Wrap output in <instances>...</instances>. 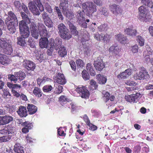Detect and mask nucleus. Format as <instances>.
Wrapping results in <instances>:
<instances>
[{
  "mask_svg": "<svg viewBox=\"0 0 153 153\" xmlns=\"http://www.w3.org/2000/svg\"><path fill=\"white\" fill-rule=\"evenodd\" d=\"M139 12V18L142 21L149 22L152 16L149 10L143 5L140 7L138 9Z\"/></svg>",
  "mask_w": 153,
  "mask_h": 153,
  "instance_id": "f257e3e1",
  "label": "nucleus"
},
{
  "mask_svg": "<svg viewBox=\"0 0 153 153\" xmlns=\"http://www.w3.org/2000/svg\"><path fill=\"white\" fill-rule=\"evenodd\" d=\"M83 9L85 11L87 15L91 16L97 11V6L92 1H87L82 4Z\"/></svg>",
  "mask_w": 153,
  "mask_h": 153,
  "instance_id": "f03ea898",
  "label": "nucleus"
},
{
  "mask_svg": "<svg viewBox=\"0 0 153 153\" xmlns=\"http://www.w3.org/2000/svg\"><path fill=\"white\" fill-rule=\"evenodd\" d=\"M0 46L6 54L10 55L13 52L11 45L8 44L3 38H0Z\"/></svg>",
  "mask_w": 153,
  "mask_h": 153,
  "instance_id": "7ed1b4c3",
  "label": "nucleus"
},
{
  "mask_svg": "<svg viewBox=\"0 0 153 153\" xmlns=\"http://www.w3.org/2000/svg\"><path fill=\"white\" fill-rule=\"evenodd\" d=\"M76 91L79 94L82 98H87L89 96V92L85 86L78 87L76 89Z\"/></svg>",
  "mask_w": 153,
  "mask_h": 153,
  "instance_id": "20e7f679",
  "label": "nucleus"
},
{
  "mask_svg": "<svg viewBox=\"0 0 153 153\" xmlns=\"http://www.w3.org/2000/svg\"><path fill=\"white\" fill-rule=\"evenodd\" d=\"M29 23L30 24V30L31 35L35 39H38L39 36V34L36 25L34 22H30Z\"/></svg>",
  "mask_w": 153,
  "mask_h": 153,
  "instance_id": "39448f33",
  "label": "nucleus"
},
{
  "mask_svg": "<svg viewBox=\"0 0 153 153\" xmlns=\"http://www.w3.org/2000/svg\"><path fill=\"white\" fill-rule=\"evenodd\" d=\"M5 23L7 25V29L9 31V33L12 34L15 33L16 30V26H18V21L5 22Z\"/></svg>",
  "mask_w": 153,
  "mask_h": 153,
  "instance_id": "423d86ee",
  "label": "nucleus"
},
{
  "mask_svg": "<svg viewBox=\"0 0 153 153\" xmlns=\"http://www.w3.org/2000/svg\"><path fill=\"white\" fill-rule=\"evenodd\" d=\"M23 65L28 71H33L36 68L35 64L33 62L27 59L24 60Z\"/></svg>",
  "mask_w": 153,
  "mask_h": 153,
  "instance_id": "0eeeda50",
  "label": "nucleus"
},
{
  "mask_svg": "<svg viewBox=\"0 0 153 153\" xmlns=\"http://www.w3.org/2000/svg\"><path fill=\"white\" fill-rule=\"evenodd\" d=\"M110 9L113 14L117 16L121 14L122 10L120 6L116 4H114L110 6Z\"/></svg>",
  "mask_w": 153,
  "mask_h": 153,
  "instance_id": "6e6552de",
  "label": "nucleus"
},
{
  "mask_svg": "<svg viewBox=\"0 0 153 153\" xmlns=\"http://www.w3.org/2000/svg\"><path fill=\"white\" fill-rule=\"evenodd\" d=\"M22 126L24 127L22 129V132L24 133H27L29 132V130L31 129L33 127L32 123L28 121H26L22 123Z\"/></svg>",
  "mask_w": 153,
  "mask_h": 153,
  "instance_id": "1a4fd4ad",
  "label": "nucleus"
},
{
  "mask_svg": "<svg viewBox=\"0 0 153 153\" xmlns=\"http://www.w3.org/2000/svg\"><path fill=\"white\" fill-rule=\"evenodd\" d=\"M140 95L139 93H136L135 94H133L131 95H126L125 98L126 101L130 103H134Z\"/></svg>",
  "mask_w": 153,
  "mask_h": 153,
  "instance_id": "9d476101",
  "label": "nucleus"
},
{
  "mask_svg": "<svg viewBox=\"0 0 153 153\" xmlns=\"http://www.w3.org/2000/svg\"><path fill=\"white\" fill-rule=\"evenodd\" d=\"M94 66L96 70L101 71L105 67V65L101 59H98L94 63Z\"/></svg>",
  "mask_w": 153,
  "mask_h": 153,
  "instance_id": "9b49d317",
  "label": "nucleus"
},
{
  "mask_svg": "<svg viewBox=\"0 0 153 153\" xmlns=\"http://www.w3.org/2000/svg\"><path fill=\"white\" fill-rule=\"evenodd\" d=\"M28 7L29 10L34 15H39L40 14L39 10L33 2H31L30 3H29Z\"/></svg>",
  "mask_w": 153,
  "mask_h": 153,
  "instance_id": "f8f14e48",
  "label": "nucleus"
},
{
  "mask_svg": "<svg viewBox=\"0 0 153 153\" xmlns=\"http://www.w3.org/2000/svg\"><path fill=\"white\" fill-rule=\"evenodd\" d=\"M17 112L18 114L21 117H25L28 115L26 107L21 105L19 107V109Z\"/></svg>",
  "mask_w": 153,
  "mask_h": 153,
  "instance_id": "ddd939ff",
  "label": "nucleus"
},
{
  "mask_svg": "<svg viewBox=\"0 0 153 153\" xmlns=\"http://www.w3.org/2000/svg\"><path fill=\"white\" fill-rule=\"evenodd\" d=\"M131 74L130 69H127L125 70L123 72L118 75L117 77L120 79H124L128 77Z\"/></svg>",
  "mask_w": 153,
  "mask_h": 153,
  "instance_id": "4468645a",
  "label": "nucleus"
},
{
  "mask_svg": "<svg viewBox=\"0 0 153 153\" xmlns=\"http://www.w3.org/2000/svg\"><path fill=\"white\" fill-rule=\"evenodd\" d=\"M102 97L104 101L106 102L109 100L111 101H113L115 99V97L113 95H111L110 96V93L105 91H103L102 92Z\"/></svg>",
  "mask_w": 153,
  "mask_h": 153,
  "instance_id": "2eb2a0df",
  "label": "nucleus"
},
{
  "mask_svg": "<svg viewBox=\"0 0 153 153\" xmlns=\"http://www.w3.org/2000/svg\"><path fill=\"white\" fill-rule=\"evenodd\" d=\"M56 78V82L57 83L62 85H64L66 83V79L63 74L58 73Z\"/></svg>",
  "mask_w": 153,
  "mask_h": 153,
  "instance_id": "dca6fc26",
  "label": "nucleus"
},
{
  "mask_svg": "<svg viewBox=\"0 0 153 153\" xmlns=\"http://www.w3.org/2000/svg\"><path fill=\"white\" fill-rule=\"evenodd\" d=\"M132 26L130 27L126 28L124 30L126 34L130 36H135L137 34V31L136 29H133Z\"/></svg>",
  "mask_w": 153,
  "mask_h": 153,
  "instance_id": "f3484780",
  "label": "nucleus"
},
{
  "mask_svg": "<svg viewBox=\"0 0 153 153\" xmlns=\"http://www.w3.org/2000/svg\"><path fill=\"white\" fill-rule=\"evenodd\" d=\"M39 44L42 48H47L48 44V38L46 37H42L40 39Z\"/></svg>",
  "mask_w": 153,
  "mask_h": 153,
  "instance_id": "a211bd4d",
  "label": "nucleus"
},
{
  "mask_svg": "<svg viewBox=\"0 0 153 153\" xmlns=\"http://www.w3.org/2000/svg\"><path fill=\"white\" fill-rule=\"evenodd\" d=\"M8 16L6 19L5 22H10V21L13 22L18 21L17 17L15 15L12 11H10L8 12Z\"/></svg>",
  "mask_w": 153,
  "mask_h": 153,
  "instance_id": "6ab92c4d",
  "label": "nucleus"
},
{
  "mask_svg": "<svg viewBox=\"0 0 153 153\" xmlns=\"http://www.w3.org/2000/svg\"><path fill=\"white\" fill-rule=\"evenodd\" d=\"M27 108L30 114H35L37 110V107L32 104H28Z\"/></svg>",
  "mask_w": 153,
  "mask_h": 153,
  "instance_id": "aec40b11",
  "label": "nucleus"
},
{
  "mask_svg": "<svg viewBox=\"0 0 153 153\" xmlns=\"http://www.w3.org/2000/svg\"><path fill=\"white\" fill-rule=\"evenodd\" d=\"M116 39L117 40L122 44H125L128 42L126 37L121 34H118L116 36Z\"/></svg>",
  "mask_w": 153,
  "mask_h": 153,
  "instance_id": "412c9836",
  "label": "nucleus"
},
{
  "mask_svg": "<svg viewBox=\"0 0 153 153\" xmlns=\"http://www.w3.org/2000/svg\"><path fill=\"white\" fill-rule=\"evenodd\" d=\"M59 35L62 38L66 40H68L72 37V35L68 29L59 33Z\"/></svg>",
  "mask_w": 153,
  "mask_h": 153,
  "instance_id": "4be33fe9",
  "label": "nucleus"
},
{
  "mask_svg": "<svg viewBox=\"0 0 153 153\" xmlns=\"http://www.w3.org/2000/svg\"><path fill=\"white\" fill-rule=\"evenodd\" d=\"M109 51L112 52L114 55H119L120 49L117 46L112 45L109 48Z\"/></svg>",
  "mask_w": 153,
  "mask_h": 153,
  "instance_id": "5701e85b",
  "label": "nucleus"
},
{
  "mask_svg": "<svg viewBox=\"0 0 153 153\" xmlns=\"http://www.w3.org/2000/svg\"><path fill=\"white\" fill-rule=\"evenodd\" d=\"M20 33L23 38L25 39L28 37L30 35L29 28L19 30Z\"/></svg>",
  "mask_w": 153,
  "mask_h": 153,
  "instance_id": "b1692460",
  "label": "nucleus"
},
{
  "mask_svg": "<svg viewBox=\"0 0 153 153\" xmlns=\"http://www.w3.org/2000/svg\"><path fill=\"white\" fill-rule=\"evenodd\" d=\"M14 75L16 76L17 79L20 81L24 79L26 77L25 73L22 71L14 72Z\"/></svg>",
  "mask_w": 153,
  "mask_h": 153,
  "instance_id": "393cba45",
  "label": "nucleus"
},
{
  "mask_svg": "<svg viewBox=\"0 0 153 153\" xmlns=\"http://www.w3.org/2000/svg\"><path fill=\"white\" fill-rule=\"evenodd\" d=\"M59 101L62 105L64 106L66 102H69L71 100L65 96L61 95L59 98Z\"/></svg>",
  "mask_w": 153,
  "mask_h": 153,
  "instance_id": "a878e982",
  "label": "nucleus"
},
{
  "mask_svg": "<svg viewBox=\"0 0 153 153\" xmlns=\"http://www.w3.org/2000/svg\"><path fill=\"white\" fill-rule=\"evenodd\" d=\"M143 4L151 8L153 14V2L151 0H141Z\"/></svg>",
  "mask_w": 153,
  "mask_h": 153,
  "instance_id": "bb28decb",
  "label": "nucleus"
},
{
  "mask_svg": "<svg viewBox=\"0 0 153 153\" xmlns=\"http://www.w3.org/2000/svg\"><path fill=\"white\" fill-rule=\"evenodd\" d=\"M97 79L98 81V82L101 84H104L107 81V78L105 77L103 75L98 74L96 76Z\"/></svg>",
  "mask_w": 153,
  "mask_h": 153,
  "instance_id": "cd10ccee",
  "label": "nucleus"
},
{
  "mask_svg": "<svg viewBox=\"0 0 153 153\" xmlns=\"http://www.w3.org/2000/svg\"><path fill=\"white\" fill-rule=\"evenodd\" d=\"M10 59L5 55L1 54L0 55V62L2 65L8 64Z\"/></svg>",
  "mask_w": 153,
  "mask_h": 153,
  "instance_id": "c85d7f7f",
  "label": "nucleus"
},
{
  "mask_svg": "<svg viewBox=\"0 0 153 153\" xmlns=\"http://www.w3.org/2000/svg\"><path fill=\"white\" fill-rule=\"evenodd\" d=\"M68 24L72 33L75 36L77 35L78 34V32L76 30V27L71 22H69Z\"/></svg>",
  "mask_w": 153,
  "mask_h": 153,
  "instance_id": "c756f323",
  "label": "nucleus"
},
{
  "mask_svg": "<svg viewBox=\"0 0 153 153\" xmlns=\"http://www.w3.org/2000/svg\"><path fill=\"white\" fill-rule=\"evenodd\" d=\"M33 94L35 96L38 98L42 97L43 93L41 90L39 88L35 87L33 91Z\"/></svg>",
  "mask_w": 153,
  "mask_h": 153,
  "instance_id": "7c9ffc66",
  "label": "nucleus"
},
{
  "mask_svg": "<svg viewBox=\"0 0 153 153\" xmlns=\"http://www.w3.org/2000/svg\"><path fill=\"white\" fill-rule=\"evenodd\" d=\"M62 12L66 17L69 19H72L74 16L73 12L71 10H66Z\"/></svg>",
  "mask_w": 153,
  "mask_h": 153,
  "instance_id": "2f4dec72",
  "label": "nucleus"
},
{
  "mask_svg": "<svg viewBox=\"0 0 153 153\" xmlns=\"http://www.w3.org/2000/svg\"><path fill=\"white\" fill-rule=\"evenodd\" d=\"M23 148L19 144H16L14 146V149L16 153H24Z\"/></svg>",
  "mask_w": 153,
  "mask_h": 153,
  "instance_id": "473e14b6",
  "label": "nucleus"
},
{
  "mask_svg": "<svg viewBox=\"0 0 153 153\" xmlns=\"http://www.w3.org/2000/svg\"><path fill=\"white\" fill-rule=\"evenodd\" d=\"M108 28V26L106 23L101 24L98 27V30L100 32H106Z\"/></svg>",
  "mask_w": 153,
  "mask_h": 153,
  "instance_id": "72a5a7b5",
  "label": "nucleus"
},
{
  "mask_svg": "<svg viewBox=\"0 0 153 153\" xmlns=\"http://www.w3.org/2000/svg\"><path fill=\"white\" fill-rule=\"evenodd\" d=\"M86 69L89 72L91 76H94L96 75V72L93 69L92 66L91 64L88 63L87 65Z\"/></svg>",
  "mask_w": 153,
  "mask_h": 153,
  "instance_id": "f704fd0d",
  "label": "nucleus"
},
{
  "mask_svg": "<svg viewBox=\"0 0 153 153\" xmlns=\"http://www.w3.org/2000/svg\"><path fill=\"white\" fill-rule=\"evenodd\" d=\"M2 116L4 125L10 123L13 120V118L11 116L8 115H6L4 116Z\"/></svg>",
  "mask_w": 153,
  "mask_h": 153,
  "instance_id": "c9c22d12",
  "label": "nucleus"
},
{
  "mask_svg": "<svg viewBox=\"0 0 153 153\" xmlns=\"http://www.w3.org/2000/svg\"><path fill=\"white\" fill-rule=\"evenodd\" d=\"M7 126H8V127H7V130L8 131L7 135H12V137L15 134V128L14 127L9 125H7Z\"/></svg>",
  "mask_w": 153,
  "mask_h": 153,
  "instance_id": "e433bc0d",
  "label": "nucleus"
},
{
  "mask_svg": "<svg viewBox=\"0 0 153 153\" xmlns=\"http://www.w3.org/2000/svg\"><path fill=\"white\" fill-rule=\"evenodd\" d=\"M58 53L61 57H64L67 54V51L65 48L64 47L61 46L59 48Z\"/></svg>",
  "mask_w": 153,
  "mask_h": 153,
  "instance_id": "4c0bfd02",
  "label": "nucleus"
},
{
  "mask_svg": "<svg viewBox=\"0 0 153 153\" xmlns=\"http://www.w3.org/2000/svg\"><path fill=\"white\" fill-rule=\"evenodd\" d=\"M12 135H4L0 137V142H8L12 138Z\"/></svg>",
  "mask_w": 153,
  "mask_h": 153,
  "instance_id": "58836bf2",
  "label": "nucleus"
},
{
  "mask_svg": "<svg viewBox=\"0 0 153 153\" xmlns=\"http://www.w3.org/2000/svg\"><path fill=\"white\" fill-rule=\"evenodd\" d=\"M53 88L50 85H45L42 88V90L44 92L49 93L51 91Z\"/></svg>",
  "mask_w": 153,
  "mask_h": 153,
  "instance_id": "ea45409f",
  "label": "nucleus"
},
{
  "mask_svg": "<svg viewBox=\"0 0 153 153\" xmlns=\"http://www.w3.org/2000/svg\"><path fill=\"white\" fill-rule=\"evenodd\" d=\"M34 2L37 5L40 12L44 10V8L40 0H33Z\"/></svg>",
  "mask_w": 153,
  "mask_h": 153,
  "instance_id": "a19ab883",
  "label": "nucleus"
},
{
  "mask_svg": "<svg viewBox=\"0 0 153 153\" xmlns=\"http://www.w3.org/2000/svg\"><path fill=\"white\" fill-rule=\"evenodd\" d=\"M26 22L22 20L19 22V30L25 29V28H29L26 24Z\"/></svg>",
  "mask_w": 153,
  "mask_h": 153,
  "instance_id": "79ce46f5",
  "label": "nucleus"
},
{
  "mask_svg": "<svg viewBox=\"0 0 153 153\" xmlns=\"http://www.w3.org/2000/svg\"><path fill=\"white\" fill-rule=\"evenodd\" d=\"M58 28L59 34L68 29L66 26L62 23L58 25Z\"/></svg>",
  "mask_w": 153,
  "mask_h": 153,
  "instance_id": "37998d69",
  "label": "nucleus"
},
{
  "mask_svg": "<svg viewBox=\"0 0 153 153\" xmlns=\"http://www.w3.org/2000/svg\"><path fill=\"white\" fill-rule=\"evenodd\" d=\"M20 14L22 19L24 21H25L27 23H28L30 22V19L29 18L27 14L23 12H21Z\"/></svg>",
  "mask_w": 153,
  "mask_h": 153,
  "instance_id": "c03bdc74",
  "label": "nucleus"
},
{
  "mask_svg": "<svg viewBox=\"0 0 153 153\" xmlns=\"http://www.w3.org/2000/svg\"><path fill=\"white\" fill-rule=\"evenodd\" d=\"M18 41L17 44L20 46H24L26 44L25 40L21 37H18L17 38Z\"/></svg>",
  "mask_w": 153,
  "mask_h": 153,
  "instance_id": "a18cd8bd",
  "label": "nucleus"
},
{
  "mask_svg": "<svg viewBox=\"0 0 153 153\" xmlns=\"http://www.w3.org/2000/svg\"><path fill=\"white\" fill-rule=\"evenodd\" d=\"M7 86L10 88H12V89H14V88H21L20 85H18V84H13L10 82H8L7 83Z\"/></svg>",
  "mask_w": 153,
  "mask_h": 153,
  "instance_id": "49530a36",
  "label": "nucleus"
},
{
  "mask_svg": "<svg viewBox=\"0 0 153 153\" xmlns=\"http://www.w3.org/2000/svg\"><path fill=\"white\" fill-rule=\"evenodd\" d=\"M82 74L83 79L85 80H88L89 79L90 76L87 71L84 70L82 72Z\"/></svg>",
  "mask_w": 153,
  "mask_h": 153,
  "instance_id": "de8ad7c7",
  "label": "nucleus"
},
{
  "mask_svg": "<svg viewBox=\"0 0 153 153\" xmlns=\"http://www.w3.org/2000/svg\"><path fill=\"white\" fill-rule=\"evenodd\" d=\"M46 25L48 27H52L53 26V22L50 18L44 21Z\"/></svg>",
  "mask_w": 153,
  "mask_h": 153,
  "instance_id": "09e8293b",
  "label": "nucleus"
},
{
  "mask_svg": "<svg viewBox=\"0 0 153 153\" xmlns=\"http://www.w3.org/2000/svg\"><path fill=\"white\" fill-rule=\"evenodd\" d=\"M8 79L11 82L16 83L17 82L18 79L16 76L12 74H9L8 75Z\"/></svg>",
  "mask_w": 153,
  "mask_h": 153,
  "instance_id": "8fccbe9b",
  "label": "nucleus"
},
{
  "mask_svg": "<svg viewBox=\"0 0 153 153\" xmlns=\"http://www.w3.org/2000/svg\"><path fill=\"white\" fill-rule=\"evenodd\" d=\"M44 6L46 11L50 13H52L53 11L51 6L48 3H45Z\"/></svg>",
  "mask_w": 153,
  "mask_h": 153,
  "instance_id": "3c124183",
  "label": "nucleus"
},
{
  "mask_svg": "<svg viewBox=\"0 0 153 153\" xmlns=\"http://www.w3.org/2000/svg\"><path fill=\"white\" fill-rule=\"evenodd\" d=\"M137 38V40L138 42L139 45L141 46H143L144 45V39L140 36H138Z\"/></svg>",
  "mask_w": 153,
  "mask_h": 153,
  "instance_id": "603ef678",
  "label": "nucleus"
},
{
  "mask_svg": "<svg viewBox=\"0 0 153 153\" xmlns=\"http://www.w3.org/2000/svg\"><path fill=\"white\" fill-rule=\"evenodd\" d=\"M90 84L91 86V89L93 90L96 89L97 88V82L94 80L91 79L90 81Z\"/></svg>",
  "mask_w": 153,
  "mask_h": 153,
  "instance_id": "864d4df0",
  "label": "nucleus"
},
{
  "mask_svg": "<svg viewBox=\"0 0 153 153\" xmlns=\"http://www.w3.org/2000/svg\"><path fill=\"white\" fill-rule=\"evenodd\" d=\"M77 67L78 68H82L84 66V63L83 61L80 59H78L76 61Z\"/></svg>",
  "mask_w": 153,
  "mask_h": 153,
  "instance_id": "5fc2aeb1",
  "label": "nucleus"
},
{
  "mask_svg": "<svg viewBox=\"0 0 153 153\" xmlns=\"http://www.w3.org/2000/svg\"><path fill=\"white\" fill-rule=\"evenodd\" d=\"M140 72L141 77H140L139 78L141 77L142 79H143L145 78V77L148 75V72L145 69L141 70Z\"/></svg>",
  "mask_w": 153,
  "mask_h": 153,
  "instance_id": "6e6d98bb",
  "label": "nucleus"
},
{
  "mask_svg": "<svg viewBox=\"0 0 153 153\" xmlns=\"http://www.w3.org/2000/svg\"><path fill=\"white\" fill-rule=\"evenodd\" d=\"M68 4H66L65 3L61 2L60 3L59 6L60 9H62V12L64 11L68 10Z\"/></svg>",
  "mask_w": 153,
  "mask_h": 153,
  "instance_id": "4d7b16f0",
  "label": "nucleus"
},
{
  "mask_svg": "<svg viewBox=\"0 0 153 153\" xmlns=\"http://www.w3.org/2000/svg\"><path fill=\"white\" fill-rule=\"evenodd\" d=\"M103 33L99 34L98 33H96L94 34V37L95 39L98 41H100L102 40Z\"/></svg>",
  "mask_w": 153,
  "mask_h": 153,
  "instance_id": "13d9d810",
  "label": "nucleus"
},
{
  "mask_svg": "<svg viewBox=\"0 0 153 153\" xmlns=\"http://www.w3.org/2000/svg\"><path fill=\"white\" fill-rule=\"evenodd\" d=\"M111 38V36L109 35L107 33L105 34L103 33L102 39V40L106 42H108L109 41Z\"/></svg>",
  "mask_w": 153,
  "mask_h": 153,
  "instance_id": "bf43d9fd",
  "label": "nucleus"
},
{
  "mask_svg": "<svg viewBox=\"0 0 153 153\" xmlns=\"http://www.w3.org/2000/svg\"><path fill=\"white\" fill-rule=\"evenodd\" d=\"M79 23L80 25H81V26L82 27L85 28H87V23L85 21V18H83L82 19V20H79Z\"/></svg>",
  "mask_w": 153,
  "mask_h": 153,
  "instance_id": "052dcab7",
  "label": "nucleus"
},
{
  "mask_svg": "<svg viewBox=\"0 0 153 153\" xmlns=\"http://www.w3.org/2000/svg\"><path fill=\"white\" fill-rule=\"evenodd\" d=\"M87 126H89V129L91 131H94L96 130L97 128V126L94 125L91 123H90Z\"/></svg>",
  "mask_w": 153,
  "mask_h": 153,
  "instance_id": "680f3d73",
  "label": "nucleus"
},
{
  "mask_svg": "<svg viewBox=\"0 0 153 153\" xmlns=\"http://www.w3.org/2000/svg\"><path fill=\"white\" fill-rule=\"evenodd\" d=\"M100 11L101 15H104L105 16H108V13L105 8L102 7Z\"/></svg>",
  "mask_w": 153,
  "mask_h": 153,
  "instance_id": "e2e57ef3",
  "label": "nucleus"
},
{
  "mask_svg": "<svg viewBox=\"0 0 153 153\" xmlns=\"http://www.w3.org/2000/svg\"><path fill=\"white\" fill-rule=\"evenodd\" d=\"M39 34L41 36L43 37H46L47 36L48 33V31L46 29L43 30L42 31L39 32Z\"/></svg>",
  "mask_w": 153,
  "mask_h": 153,
  "instance_id": "0e129e2a",
  "label": "nucleus"
},
{
  "mask_svg": "<svg viewBox=\"0 0 153 153\" xmlns=\"http://www.w3.org/2000/svg\"><path fill=\"white\" fill-rule=\"evenodd\" d=\"M69 63L72 70L74 71H76V66L75 62L73 60H71L69 62Z\"/></svg>",
  "mask_w": 153,
  "mask_h": 153,
  "instance_id": "69168bd1",
  "label": "nucleus"
},
{
  "mask_svg": "<svg viewBox=\"0 0 153 153\" xmlns=\"http://www.w3.org/2000/svg\"><path fill=\"white\" fill-rule=\"evenodd\" d=\"M63 89V87L62 86L59 85L56 89H55L54 92L57 94H59L62 92Z\"/></svg>",
  "mask_w": 153,
  "mask_h": 153,
  "instance_id": "338daca9",
  "label": "nucleus"
},
{
  "mask_svg": "<svg viewBox=\"0 0 153 153\" xmlns=\"http://www.w3.org/2000/svg\"><path fill=\"white\" fill-rule=\"evenodd\" d=\"M37 27L39 32L46 28L45 26L42 23H38Z\"/></svg>",
  "mask_w": 153,
  "mask_h": 153,
  "instance_id": "774afa93",
  "label": "nucleus"
}]
</instances>
